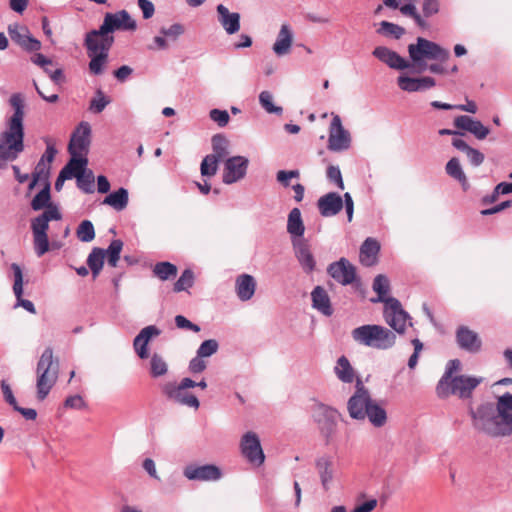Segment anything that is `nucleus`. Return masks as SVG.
Returning a JSON list of instances; mask_svg holds the SVG:
<instances>
[{"mask_svg":"<svg viewBox=\"0 0 512 512\" xmlns=\"http://www.w3.org/2000/svg\"><path fill=\"white\" fill-rule=\"evenodd\" d=\"M9 104L13 108V114L7 118L6 129L0 133L1 170L6 169L7 163L15 161L25 149V102L22 94H12Z\"/></svg>","mask_w":512,"mask_h":512,"instance_id":"obj_1","label":"nucleus"},{"mask_svg":"<svg viewBox=\"0 0 512 512\" xmlns=\"http://www.w3.org/2000/svg\"><path fill=\"white\" fill-rule=\"evenodd\" d=\"M461 367L459 359L449 360L445 372L436 386V394L440 399H446L451 395L458 396L462 400L472 398L473 391L481 384L482 378L469 375L453 376Z\"/></svg>","mask_w":512,"mask_h":512,"instance_id":"obj_2","label":"nucleus"},{"mask_svg":"<svg viewBox=\"0 0 512 512\" xmlns=\"http://www.w3.org/2000/svg\"><path fill=\"white\" fill-rule=\"evenodd\" d=\"M349 416L354 420H365L374 427H382L387 422L386 410L373 400L369 391L360 380L357 381L356 391L347 402Z\"/></svg>","mask_w":512,"mask_h":512,"instance_id":"obj_3","label":"nucleus"},{"mask_svg":"<svg viewBox=\"0 0 512 512\" xmlns=\"http://www.w3.org/2000/svg\"><path fill=\"white\" fill-rule=\"evenodd\" d=\"M408 53L416 68V72L422 73L428 69L430 72L435 74L446 73V70L442 65L436 63L427 65L425 61V59H430L444 62L449 58V51L441 47L439 44L423 37H418L416 44L408 45Z\"/></svg>","mask_w":512,"mask_h":512,"instance_id":"obj_4","label":"nucleus"},{"mask_svg":"<svg viewBox=\"0 0 512 512\" xmlns=\"http://www.w3.org/2000/svg\"><path fill=\"white\" fill-rule=\"evenodd\" d=\"M115 42L113 33L102 28L92 29L85 34L84 47L90 58L89 71L93 75H101L108 61L109 51Z\"/></svg>","mask_w":512,"mask_h":512,"instance_id":"obj_5","label":"nucleus"},{"mask_svg":"<svg viewBox=\"0 0 512 512\" xmlns=\"http://www.w3.org/2000/svg\"><path fill=\"white\" fill-rule=\"evenodd\" d=\"M468 413L471 417L473 428L491 438L510 436L511 432L498 416L495 403L486 401L476 408L469 405Z\"/></svg>","mask_w":512,"mask_h":512,"instance_id":"obj_6","label":"nucleus"},{"mask_svg":"<svg viewBox=\"0 0 512 512\" xmlns=\"http://www.w3.org/2000/svg\"><path fill=\"white\" fill-rule=\"evenodd\" d=\"M351 336L358 344L378 350H388L396 343V334L390 329L377 324L359 326L352 330Z\"/></svg>","mask_w":512,"mask_h":512,"instance_id":"obj_7","label":"nucleus"},{"mask_svg":"<svg viewBox=\"0 0 512 512\" xmlns=\"http://www.w3.org/2000/svg\"><path fill=\"white\" fill-rule=\"evenodd\" d=\"M61 219L62 214L58 208L44 210L41 214L31 219L30 227L33 235V246L38 257L43 256L50 250L48 237L49 222Z\"/></svg>","mask_w":512,"mask_h":512,"instance_id":"obj_8","label":"nucleus"},{"mask_svg":"<svg viewBox=\"0 0 512 512\" xmlns=\"http://www.w3.org/2000/svg\"><path fill=\"white\" fill-rule=\"evenodd\" d=\"M37 398L44 400L57 380L58 361H53V349L46 347L37 363Z\"/></svg>","mask_w":512,"mask_h":512,"instance_id":"obj_9","label":"nucleus"},{"mask_svg":"<svg viewBox=\"0 0 512 512\" xmlns=\"http://www.w3.org/2000/svg\"><path fill=\"white\" fill-rule=\"evenodd\" d=\"M192 383L191 378L185 377L179 383L167 382L163 384L161 391L168 400L176 404L198 409L200 406L198 398L188 391L192 388Z\"/></svg>","mask_w":512,"mask_h":512,"instance_id":"obj_10","label":"nucleus"},{"mask_svg":"<svg viewBox=\"0 0 512 512\" xmlns=\"http://www.w3.org/2000/svg\"><path fill=\"white\" fill-rule=\"evenodd\" d=\"M340 416L337 409L322 402L316 401L312 407V418L317 424L320 433L325 437L328 444L336 431L337 418Z\"/></svg>","mask_w":512,"mask_h":512,"instance_id":"obj_11","label":"nucleus"},{"mask_svg":"<svg viewBox=\"0 0 512 512\" xmlns=\"http://www.w3.org/2000/svg\"><path fill=\"white\" fill-rule=\"evenodd\" d=\"M389 305L384 307L383 317L386 323L394 330V333L404 334L406 330L407 320H411L410 315L406 312L400 301L394 297H390Z\"/></svg>","mask_w":512,"mask_h":512,"instance_id":"obj_12","label":"nucleus"},{"mask_svg":"<svg viewBox=\"0 0 512 512\" xmlns=\"http://www.w3.org/2000/svg\"><path fill=\"white\" fill-rule=\"evenodd\" d=\"M351 146V135L343 125L339 115H334L329 127L327 148L332 152L348 150Z\"/></svg>","mask_w":512,"mask_h":512,"instance_id":"obj_13","label":"nucleus"},{"mask_svg":"<svg viewBox=\"0 0 512 512\" xmlns=\"http://www.w3.org/2000/svg\"><path fill=\"white\" fill-rule=\"evenodd\" d=\"M328 275L337 283L347 286L354 282L360 285V279L357 276L356 267L344 257L338 261L332 262L327 267Z\"/></svg>","mask_w":512,"mask_h":512,"instance_id":"obj_14","label":"nucleus"},{"mask_svg":"<svg viewBox=\"0 0 512 512\" xmlns=\"http://www.w3.org/2000/svg\"><path fill=\"white\" fill-rule=\"evenodd\" d=\"M99 27L114 34L116 31H135L137 23L129 12L123 9L115 13L107 12Z\"/></svg>","mask_w":512,"mask_h":512,"instance_id":"obj_15","label":"nucleus"},{"mask_svg":"<svg viewBox=\"0 0 512 512\" xmlns=\"http://www.w3.org/2000/svg\"><path fill=\"white\" fill-rule=\"evenodd\" d=\"M241 453L247 461L255 466H260L265 461V454L261 447L260 439L254 432H247L240 442Z\"/></svg>","mask_w":512,"mask_h":512,"instance_id":"obj_16","label":"nucleus"},{"mask_svg":"<svg viewBox=\"0 0 512 512\" xmlns=\"http://www.w3.org/2000/svg\"><path fill=\"white\" fill-rule=\"evenodd\" d=\"M249 159L245 156L237 155L226 159L222 181L224 184L231 185L242 180L248 170Z\"/></svg>","mask_w":512,"mask_h":512,"instance_id":"obj_17","label":"nucleus"},{"mask_svg":"<svg viewBox=\"0 0 512 512\" xmlns=\"http://www.w3.org/2000/svg\"><path fill=\"white\" fill-rule=\"evenodd\" d=\"M183 475L190 481H217L223 473L215 464H188L183 469Z\"/></svg>","mask_w":512,"mask_h":512,"instance_id":"obj_18","label":"nucleus"},{"mask_svg":"<svg viewBox=\"0 0 512 512\" xmlns=\"http://www.w3.org/2000/svg\"><path fill=\"white\" fill-rule=\"evenodd\" d=\"M91 127L88 122H81L72 133L68 145L70 155H84L89 152Z\"/></svg>","mask_w":512,"mask_h":512,"instance_id":"obj_19","label":"nucleus"},{"mask_svg":"<svg viewBox=\"0 0 512 512\" xmlns=\"http://www.w3.org/2000/svg\"><path fill=\"white\" fill-rule=\"evenodd\" d=\"M13 271L14 283H13V292L16 297V303L14 308L22 307L27 312L31 314H36V308L32 301L23 298V271L19 264L12 263L10 266Z\"/></svg>","mask_w":512,"mask_h":512,"instance_id":"obj_20","label":"nucleus"},{"mask_svg":"<svg viewBox=\"0 0 512 512\" xmlns=\"http://www.w3.org/2000/svg\"><path fill=\"white\" fill-rule=\"evenodd\" d=\"M456 343L460 349L471 354L478 353L482 347V341L478 334L463 325L456 330Z\"/></svg>","mask_w":512,"mask_h":512,"instance_id":"obj_21","label":"nucleus"},{"mask_svg":"<svg viewBox=\"0 0 512 512\" xmlns=\"http://www.w3.org/2000/svg\"><path fill=\"white\" fill-rule=\"evenodd\" d=\"M372 55L392 69L405 70L411 67V64L407 60L397 52L385 46L375 47L372 51Z\"/></svg>","mask_w":512,"mask_h":512,"instance_id":"obj_22","label":"nucleus"},{"mask_svg":"<svg viewBox=\"0 0 512 512\" xmlns=\"http://www.w3.org/2000/svg\"><path fill=\"white\" fill-rule=\"evenodd\" d=\"M161 334V330L155 325L144 327L133 340V347L141 359H146L149 356L148 344L153 337Z\"/></svg>","mask_w":512,"mask_h":512,"instance_id":"obj_23","label":"nucleus"},{"mask_svg":"<svg viewBox=\"0 0 512 512\" xmlns=\"http://www.w3.org/2000/svg\"><path fill=\"white\" fill-rule=\"evenodd\" d=\"M397 84L401 90L411 93L433 88L436 85V81L430 76L413 78L407 75H400L397 78Z\"/></svg>","mask_w":512,"mask_h":512,"instance_id":"obj_24","label":"nucleus"},{"mask_svg":"<svg viewBox=\"0 0 512 512\" xmlns=\"http://www.w3.org/2000/svg\"><path fill=\"white\" fill-rule=\"evenodd\" d=\"M317 207L321 216L332 217L343 209V199L338 193L329 192L318 199Z\"/></svg>","mask_w":512,"mask_h":512,"instance_id":"obj_25","label":"nucleus"},{"mask_svg":"<svg viewBox=\"0 0 512 512\" xmlns=\"http://www.w3.org/2000/svg\"><path fill=\"white\" fill-rule=\"evenodd\" d=\"M315 467L320 478L324 491H329L334 479V463L329 455L318 457L315 460Z\"/></svg>","mask_w":512,"mask_h":512,"instance_id":"obj_26","label":"nucleus"},{"mask_svg":"<svg viewBox=\"0 0 512 512\" xmlns=\"http://www.w3.org/2000/svg\"><path fill=\"white\" fill-rule=\"evenodd\" d=\"M216 11L218 15V21L227 34L233 35L240 30L241 16L238 12H230L229 9L223 4H218Z\"/></svg>","mask_w":512,"mask_h":512,"instance_id":"obj_27","label":"nucleus"},{"mask_svg":"<svg viewBox=\"0 0 512 512\" xmlns=\"http://www.w3.org/2000/svg\"><path fill=\"white\" fill-rule=\"evenodd\" d=\"M295 257L301 265L304 272L307 274L312 273L316 267V261L310 251L309 243L307 240L295 242L292 244Z\"/></svg>","mask_w":512,"mask_h":512,"instance_id":"obj_28","label":"nucleus"},{"mask_svg":"<svg viewBox=\"0 0 512 512\" xmlns=\"http://www.w3.org/2000/svg\"><path fill=\"white\" fill-rule=\"evenodd\" d=\"M287 232L291 236V242H301L305 233V225L302 220L301 211L299 208H293L288 214Z\"/></svg>","mask_w":512,"mask_h":512,"instance_id":"obj_29","label":"nucleus"},{"mask_svg":"<svg viewBox=\"0 0 512 512\" xmlns=\"http://www.w3.org/2000/svg\"><path fill=\"white\" fill-rule=\"evenodd\" d=\"M235 290L241 301L250 300L256 290L255 278L250 274H241L236 278Z\"/></svg>","mask_w":512,"mask_h":512,"instance_id":"obj_30","label":"nucleus"},{"mask_svg":"<svg viewBox=\"0 0 512 512\" xmlns=\"http://www.w3.org/2000/svg\"><path fill=\"white\" fill-rule=\"evenodd\" d=\"M312 307L325 316H331L334 312L330 297L322 286H316L311 292Z\"/></svg>","mask_w":512,"mask_h":512,"instance_id":"obj_31","label":"nucleus"},{"mask_svg":"<svg viewBox=\"0 0 512 512\" xmlns=\"http://www.w3.org/2000/svg\"><path fill=\"white\" fill-rule=\"evenodd\" d=\"M31 209L33 211L50 210L52 208H58L51 201V183L47 182L43 185L42 189L33 197L30 202Z\"/></svg>","mask_w":512,"mask_h":512,"instance_id":"obj_32","label":"nucleus"},{"mask_svg":"<svg viewBox=\"0 0 512 512\" xmlns=\"http://www.w3.org/2000/svg\"><path fill=\"white\" fill-rule=\"evenodd\" d=\"M495 408L498 416L503 420L512 434V394L506 392L497 398Z\"/></svg>","mask_w":512,"mask_h":512,"instance_id":"obj_33","label":"nucleus"},{"mask_svg":"<svg viewBox=\"0 0 512 512\" xmlns=\"http://www.w3.org/2000/svg\"><path fill=\"white\" fill-rule=\"evenodd\" d=\"M379 251V242L371 237L366 238L360 247V262L364 266L373 265L376 262V256Z\"/></svg>","mask_w":512,"mask_h":512,"instance_id":"obj_34","label":"nucleus"},{"mask_svg":"<svg viewBox=\"0 0 512 512\" xmlns=\"http://www.w3.org/2000/svg\"><path fill=\"white\" fill-rule=\"evenodd\" d=\"M293 41V34L290 30L289 26L283 24L281 29L277 35V39L273 44V51L278 56H283L287 54L291 48Z\"/></svg>","mask_w":512,"mask_h":512,"instance_id":"obj_35","label":"nucleus"},{"mask_svg":"<svg viewBox=\"0 0 512 512\" xmlns=\"http://www.w3.org/2000/svg\"><path fill=\"white\" fill-rule=\"evenodd\" d=\"M452 146L465 153L472 166L478 167L484 162V154L478 149L469 146L464 140L454 138L452 140Z\"/></svg>","mask_w":512,"mask_h":512,"instance_id":"obj_36","label":"nucleus"},{"mask_svg":"<svg viewBox=\"0 0 512 512\" xmlns=\"http://www.w3.org/2000/svg\"><path fill=\"white\" fill-rule=\"evenodd\" d=\"M129 201V193L128 190L124 187H120L119 189L109 193L103 200L104 205L111 206L116 211L124 210Z\"/></svg>","mask_w":512,"mask_h":512,"instance_id":"obj_37","label":"nucleus"},{"mask_svg":"<svg viewBox=\"0 0 512 512\" xmlns=\"http://www.w3.org/2000/svg\"><path fill=\"white\" fill-rule=\"evenodd\" d=\"M373 290L377 293V298L375 299H371V301L373 303H376V302H382L386 305H389V299L390 297H387V294L389 292V289H390V283H389V280L388 278L383 275V274H379L377 275L375 278H374V281H373Z\"/></svg>","mask_w":512,"mask_h":512,"instance_id":"obj_38","label":"nucleus"},{"mask_svg":"<svg viewBox=\"0 0 512 512\" xmlns=\"http://www.w3.org/2000/svg\"><path fill=\"white\" fill-rule=\"evenodd\" d=\"M105 256V249L94 247L87 257V265L91 270L94 279L98 277L103 268Z\"/></svg>","mask_w":512,"mask_h":512,"instance_id":"obj_39","label":"nucleus"},{"mask_svg":"<svg viewBox=\"0 0 512 512\" xmlns=\"http://www.w3.org/2000/svg\"><path fill=\"white\" fill-rule=\"evenodd\" d=\"M177 266L168 261L157 262L153 267V274L162 281L176 277Z\"/></svg>","mask_w":512,"mask_h":512,"instance_id":"obj_40","label":"nucleus"},{"mask_svg":"<svg viewBox=\"0 0 512 512\" xmlns=\"http://www.w3.org/2000/svg\"><path fill=\"white\" fill-rule=\"evenodd\" d=\"M337 377L344 383H352L354 380L353 368L346 356H341L335 366Z\"/></svg>","mask_w":512,"mask_h":512,"instance_id":"obj_41","label":"nucleus"},{"mask_svg":"<svg viewBox=\"0 0 512 512\" xmlns=\"http://www.w3.org/2000/svg\"><path fill=\"white\" fill-rule=\"evenodd\" d=\"M376 32L379 35L399 40L405 34L406 30L398 24L383 20L379 23V28Z\"/></svg>","mask_w":512,"mask_h":512,"instance_id":"obj_42","label":"nucleus"},{"mask_svg":"<svg viewBox=\"0 0 512 512\" xmlns=\"http://www.w3.org/2000/svg\"><path fill=\"white\" fill-rule=\"evenodd\" d=\"M211 143L213 153L210 155L222 161L228 155L229 142L226 136L222 133L215 134L211 139Z\"/></svg>","mask_w":512,"mask_h":512,"instance_id":"obj_43","label":"nucleus"},{"mask_svg":"<svg viewBox=\"0 0 512 512\" xmlns=\"http://www.w3.org/2000/svg\"><path fill=\"white\" fill-rule=\"evenodd\" d=\"M88 159L85 155H71L69 161L62 169H68L72 178L78 177L80 173L86 170Z\"/></svg>","mask_w":512,"mask_h":512,"instance_id":"obj_44","label":"nucleus"},{"mask_svg":"<svg viewBox=\"0 0 512 512\" xmlns=\"http://www.w3.org/2000/svg\"><path fill=\"white\" fill-rule=\"evenodd\" d=\"M430 105L434 109H441V110L456 109V110L466 111V112L473 113V114L477 112V105L475 104L474 101H469V100H467L466 104H458V105H453V104L444 103V102H441L438 100H434L430 103Z\"/></svg>","mask_w":512,"mask_h":512,"instance_id":"obj_45","label":"nucleus"},{"mask_svg":"<svg viewBox=\"0 0 512 512\" xmlns=\"http://www.w3.org/2000/svg\"><path fill=\"white\" fill-rule=\"evenodd\" d=\"M398 9L403 15L411 17L419 28L425 30L429 27L428 22L418 13L413 3L399 5Z\"/></svg>","mask_w":512,"mask_h":512,"instance_id":"obj_46","label":"nucleus"},{"mask_svg":"<svg viewBox=\"0 0 512 512\" xmlns=\"http://www.w3.org/2000/svg\"><path fill=\"white\" fill-rule=\"evenodd\" d=\"M94 181L93 171L87 168L76 177L77 187L86 194L94 193Z\"/></svg>","mask_w":512,"mask_h":512,"instance_id":"obj_47","label":"nucleus"},{"mask_svg":"<svg viewBox=\"0 0 512 512\" xmlns=\"http://www.w3.org/2000/svg\"><path fill=\"white\" fill-rule=\"evenodd\" d=\"M123 248V241L120 239H114L110 242L106 251L107 262L111 267H116L120 259V254Z\"/></svg>","mask_w":512,"mask_h":512,"instance_id":"obj_48","label":"nucleus"},{"mask_svg":"<svg viewBox=\"0 0 512 512\" xmlns=\"http://www.w3.org/2000/svg\"><path fill=\"white\" fill-rule=\"evenodd\" d=\"M259 103L269 114L281 115L283 113V108L273 103V95L269 91H262L259 94Z\"/></svg>","mask_w":512,"mask_h":512,"instance_id":"obj_49","label":"nucleus"},{"mask_svg":"<svg viewBox=\"0 0 512 512\" xmlns=\"http://www.w3.org/2000/svg\"><path fill=\"white\" fill-rule=\"evenodd\" d=\"M77 238L81 242H91L95 238V228L90 220H83L76 229Z\"/></svg>","mask_w":512,"mask_h":512,"instance_id":"obj_50","label":"nucleus"},{"mask_svg":"<svg viewBox=\"0 0 512 512\" xmlns=\"http://www.w3.org/2000/svg\"><path fill=\"white\" fill-rule=\"evenodd\" d=\"M168 371V365L163 359L162 356H160L157 353H154L151 356L150 360V375L153 378H158L163 375H165Z\"/></svg>","mask_w":512,"mask_h":512,"instance_id":"obj_51","label":"nucleus"},{"mask_svg":"<svg viewBox=\"0 0 512 512\" xmlns=\"http://www.w3.org/2000/svg\"><path fill=\"white\" fill-rule=\"evenodd\" d=\"M194 279V272L189 268L185 269L178 280L174 283L173 291H187L194 285Z\"/></svg>","mask_w":512,"mask_h":512,"instance_id":"obj_52","label":"nucleus"},{"mask_svg":"<svg viewBox=\"0 0 512 512\" xmlns=\"http://www.w3.org/2000/svg\"><path fill=\"white\" fill-rule=\"evenodd\" d=\"M111 102V99L106 96L101 89L95 92V96L91 99L89 110L92 113L99 114Z\"/></svg>","mask_w":512,"mask_h":512,"instance_id":"obj_53","label":"nucleus"},{"mask_svg":"<svg viewBox=\"0 0 512 512\" xmlns=\"http://www.w3.org/2000/svg\"><path fill=\"white\" fill-rule=\"evenodd\" d=\"M221 161L211 155H206L200 165V172L203 177H212L217 173Z\"/></svg>","mask_w":512,"mask_h":512,"instance_id":"obj_54","label":"nucleus"},{"mask_svg":"<svg viewBox=\"0 0 512 512\" xmlns=\"http://www.w3.org/2000/svg\"><path fill=\"white\" fill-rule=\"evenodd\" d=\"M219 344L215 339L203 341L197 349L196 355L205 358L210 357L218 351Z\"/></svg>","mask_w":512,"mask_h":512,"instance_id":"obj_55","label":"nucleus"},{"mask_svg":"<svg viewBox=\"0 0 512 512\" xmlns=\"http://www.w3.org/2000/svg\"><path fill=\"white\" fill-rule=\"evenodd\" d=\"M446 173L456 179H464V171L460 165L459 159L456 157L451 158L445 166Z\"/></svg>","mask_w":512,"mask_h":512,"instance_id":"obj_56","label":"nucleus"},{"mask_svg":"<svg viewBox=\"0 0 512 512\" xmlns=\"http://www.w3.org/2000/svg\"><path fill=\"white\" fill-rule=\"evenodd\" d=\"M160 33L167 39L176 41L181 35L185 33V27L181 23H174L170 27H162Z\"/></svg>","mask_w":512,"mask_h":512,"instance_id":"obj_57","label":"nucleus"},{"mask_svg":"<svg viewBox=\"0 0 512 512\" xmlns=\"http://www.w3.org/2000/svg\"><path fill=\"white\" fill-rule=\"evenodd\" d=\"M50 174L51 165L43 163V161H38L32 173V176L37 177V179H39L44 185L45 183L50 182Z\"/></svg>","mask_w":512,"mask_h":512,"instance_id":"obj_58","label":"nucleus"},{"mask_svg":"<svg viewBox=\"0 0 512 512\" xmlns=\"http://www.w3.org/2000/svg\"><path fill=\"white\" fill-rule=\"evenodd\" d=\"M440 11V1L439 0H423L422 2V12L423 18H429L433 15H436Z\"/></svg>","mask_w":512,"mask_h":512,"instance_id":"obj_59","label":"nucleus"},{"mask_svg":"<svg viewBox=\"0 0 512 512\" xmlns=\"http://www.w3.org/2000/svg\"><path fill=\"white\" fill-rule=\"evenodd\" d=\"M327 178L329 181L335 183L341 190L344 189V182L340 168L338 166L330 165L326 171Z\"/></svg>","mask_w":512,"mask_h":512,"instance_id":"obj_60","label":"nucleus"},{"mask_svg":"<svg viewBox=\"0 0 512 512\" xmlns=\"http://www.w3.org/2000/svg\"><path fill=\"white\" fill-rule=\"evenodd\" d=\"M21 30L27 33L25 37L24 44H22V48L28 52H34L41 49V42L34 38L26 27H21Z\"/></svg>","mask_w":512,"mask_h":512,"instance_id":"obj_61","label":"nucleus"},{"mask_svg":"<svg viewBox=\"0 0 512 512\" xmlns=\"http://www.w3.org/2000/svg\"><path fill=\"white\" fill-rule=\"evenodd\" d=\"M210 119L216 122L220 127H224L228 124L230 116L226 110L212 109L209 112Z\"/></svg>","mask_w":512,"mask_h":512,"instance_id":"obj_62","label":"nucleus"},{"mask_svg":"<svg viewBox=\"0 0 512 512\" xmlns=\"http://www.w3.org/2000/svg\"><path fill=\"white\" fill-rule=\"evenodd\" d=\"M174 320H175L176 327L179 329L190 330L195 333H197L201 330L199 325L192 323L189 319H187L183 315H176Z\"/></svg>","mask_w":512,"mask_h":512,"instance_id":"obj_63","label":"nucleus"},{"mask_svg":"<svg viewBox=\"0 0 512 512\" xmlns=\"http://www.w3.org/2000/svg\"><path fill=\"white\" fill-rule=\"evenodd\" d=\"M476 119L467 115H460L454 119V126L458 129L470 132Z\"/></svg>","mask_w":512,"mask_h":512,"instance_id":"obj_64","label":"nucleus"}]
</instances>
